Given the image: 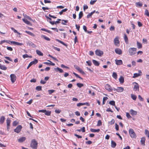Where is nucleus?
<instances>
[{
  "mask_svg": "<svg viewBox=\"0 0 149 149\" xmlns=\"http://www.w3.org/2000/svg\"><path fill=\"white\" fill-rule=\"evenodd\" d=\"M131 114L132 115H136L137 114V112L135 111L132 109H131L130 111Z\"/></svg>",
  "mask_w": 149,
  "mask_h": 149,
  "instance_id": "4be33fe9",
  "label": "nucleus"
},
{
  "mask_svg": "<svg viewBox=\"0 0 149 149\" xmlns=\"http://www.w3.org/2000/svg\"><path fill=\"white\" fill-rule=\"evenodd\" d=\"M48 56H49L50 57L52 58L54 60H56V61H58V59H57L56 58L54 57V56H51L50 54H49V55H48Z\"/></svg>",
  "mask_w": 149,
  "mask_h": 149,
  "instance_id": "4d7b16f0",
  "label": "nucleus"
},
{
  "mask_svg": "<svg viewBox=\"0 0 149 149\" xmlns=\"http://www.w3.org/2000/svg\"><path fill=\"white\" fill-rule=\"evenodd\" d=\"M109 104L112 106H115V102L113 100L111 101H110Z\"/></svg>",
  "mask_w": 149,
  "mask_h": 149,
  "instance_id": "49530a36",
  "label": "nucleus"
},
{
  "mask_svg": "<svg viewBox=\"0 0 149 149\" xmlns=\"http://www.w3.org/2000/svg\"><path fill=\"white\" fill-rule=\"evenodd\" d=\"M116 53L119 55H121L122 54V52L120 49L117 48L115 50Z\"/></svg>",
  "mask_w": 149,
  "mask_h": 149,
  "instance_id": "9b49d317",
  "label": "nucleus"
},
{
  "mask_svg": "<svg viewBox=\"0 0 149 149\" xmlns=\"http://www.w3.org/2000/svg\"><path fill=\"white\" fill-rule=\"evenodd\" d=\"M74 67L75 68V69L77 70L79 72L80 70H81V68H80L78 65H74Z\"/></svg>",
  "mask_w": 149,
  "mask_h": 149,
  "instance_id": "4c0bfd02",
  "label": "nucleus"
},
{
  "mask_svg": "<svg viewBox=\"0 0 149 149\" xmlns=\"http://www.w3.org/2000/svg\"><path fill=\"white\" fill-rule=\"evenodd\" d=\"M41 37L47 41H50V39L49 38L44 35H42L41 36Z\"/></svg>",
  "mask_w": 149,
  "mask_h": 149,
  "instance_id": "72a5a7b5",
  "label": "nucleus"
},
{
  "mask_svg": "<svg viewBox=\"0 0 149 149\" xmlns=\"http://www.w3.org/2000/svg\"><path fill=\"white\" fill-rule=\"evenodd\" d=\"M137 47L139 49L141 48L142 47V45L141 43L137 41Z\"/></svg>",
  "mask_w": 149,
  "mask_h": 149,
  "instance_id": "f704fd0d",
  "label": "nucleus"
},
{
  "mask_svg": "<svg viewBox=\"0 0 149 149\" xmlns=\"http://www.w3.org/2000/svg\"><path fill=\"white\" fill-rule=\"evenodd\" d=\"M145 140L146 139L145 137H143L141 138L140 143L141 145H143V146H145Z\"/></svg>",
  "mask_w": 149,
  "mask_h": 149,
  "instance_id": "f8f14e48",
  "label": "nucleus"
},
{
  "mask_svg": "<svg viewBox=\"0 0 149 149\" xmlns=\"http://www.w3.org/2000/svg\"><path fill=\"white\" fill-rule=\"evenodd\" d=\"M145 14L148 17H149V13L148 10L146 9L145 11Z\"/></svg>",
  "mask_w": 149,
  "mask_h": 149,
  "instance_id": "3c124183",
  "label": "nucleus"
},
{
  "mask_svg": "<svg viewBox=\"0 0 149 149\" xmlns=\"http://www.w3.org/2000/svg\"><path fill=\"white\" fill-rule=\"evenodd\" d=\"M56 41H57V42H58L62 44V45H63L64 46H65V47H67V46H68L67 45V44L61 41L58 39H56Z\"/></svg>",
  "mask_w": 149,
  "mask_h": 149,
  "instance_id": "393cba45",
  "label": "nucleus"
},
{
  "mask_svg": "<svg viewBox=\"0 0 149 149\" xmlns=\"http://www.w3.org/2000/svg\"><path fill=\"white\" fill-rule=\"evenodd\" d=\"M93 13L91 12V13H89L87 15V18H89L90 17H91L92 15H93Z\"/></svg>",
  "mask_w": 149,
  "mask_h": 149,
  "instance_id": "69168bd1",
  "label": "nucleus"
},
{
  "mask_svg": "<svg viewBox=\"0 0 149 149\" xmlns=\"http://www.w3.org/2000/svg\"><path fill=\"white\" fill-rule=\"evenodd\" d=\"M95 54L97 56H101L103 54V52L100 49H97L95 51Z\"/></svg>",
  "mask_w": 149,
  "mask_h": 149,
  "instance_id": "20e7f679",
  "label": "nucleus"
},
{
  "mask_svg": "<svg viewBox=\"0 0 149 149\" xmlns=\"http://www.w3.org/2000/svg\"><path fill=\"white\" fill-rule=\"evenodd\" d=\"M18 122L17 121H14L13 123V125L15 126H16L18 124Z\"/></svg>",
  "mask_w": 149,
  "mask_h": 149,
  "instance_id": "5fc2aeb1",
  "label": "nucleus"
},
{
  "mask_svg": "<svg viewBox=\"0 0 149 149\" xmlns=\"http://www.w3.org/2000/svg\"><path fill=\"white\" fill-rule=\"evenodd\" d=\"M26 138L24 137H22L18 139V141L20 143L23 142L26 140Z\"/></svg>",
  "mask_w": 149,
  "mask_h": 149,
  "instance_id": "aec40b11",
  "label": "nucleus"
},
{
  "mask_svg": "<svg viewBox=\"0 0 149 149\" xmlns=\"http://www.w3.org/2000/svg\"><path fill=\"white\" fill-rule=\"evenodd\" d=\"M117 92H123L124 90V88L122 87H118L117 88Z\"/></svg>",
  "mask_w": 149,
  "mask_h": 149,
  "instance_id": "5701e85b",
  "label": "nucleus"
},
{
  "mask_svg": "<svg viewBox=\"0 0 149 149\" xmlns=\"http://www.w3.org/2000/svg\"><path fill=\"white\" fill-rule=\"evenodd\" d=\"M83 16V13L82 11L80 12L79 15V19H81Z\"/></svg>",
  "mask_w": 149,
  "mask_h": 149,
  "instance_id": "a19ab883",
  "label": "nucleus"
},
{
  "mask_svg": "<svg viewBox=\"0 0 149 149\" xmlns=\"http://www.w3.org/2000/svg\"><path fill=\"white\" fill-rule=\"evenodd\" d=\"M97 0H91L90 2V4L91 5H93L97 1Z\"/></svg>",
  "mask_w": 149,
  "mask_h": 149,
  "instance_id": "6e6d98bb",
  "label": "nucleus"
},
{
  "mask_svg": "<svg viewBox=\"0 0 149 149\" xmlns=\"http://www.w3.org/2000/svg\"><path fill=\"white\" fill-rule=\"evenodd\" d=\"M73 74L77 77L81 79H83V78H81V77H80L78 74L76 73H75L73 72Z\"/></svg>",
  "mask_w": 149,
  "mask_h": 149,
  "instance_id": "09e8293b",
  "label": "nucleus"
},
{
  "mask_svg": "<svg viewBox=\"0 0 149 149\" xmlns=\"http://www.w3.org/2000/svg\"><path fill=\"white\" fill-rule=\"evenodd\" d=\"M61 67L63 68H66L68 69H70L69 67L66 66L63 64L61 65Z\"/></svg>",
  "mask_w": 149,
  "mask_h": 149,
  "instance_id": "864d4df0",
  "label": "nucleus"
},
{
  "mask_svg": "<svg viewBox=\"0 0 149 149\" xmlns=\"http://www.w3.org/2000/svg\"><path fill=\"white\" fill-rule=\"evenodd\" d=\"M135 85H134V90L135 91H136L137 90L139 91V84L136 82H134Z\"/></svg>",
  "mask_w": 149,
  "mask_h": 149,
  "instance_id": "ddd939ff",
  "label": "nucleus"
},
{
  "mask_svg": "<svg viewBox=\"0 0 149 149\" xmlns=\"http://www.w3.org/2000/svg\"><path fill=\"white\" fill-rule=\"evenodd\" d=\"M27 44L29 46H31L33 48H35L36 47V45L31 41L28 42Z\"/></svg>",
  "mask_w": 149,
  "mask_h": 149,
  "instance_id": "1a4fd4ad",
  "label": "nucleus"
},
{
  "mask_svg": "<svg viewBox=\"0 0 149 149\" xmlns=\"http://www.w3.org/2000/svg\"><path fill=\"white\" fill-rule=\"evenodd\" d=\"M116 143L113 141H111V147L112 148H114L116 147Z\"/></svg>",
  "mask_w": 149,
  "mask_h": 149,
  "instance_id": "c85d7f7f",
  "label": "nucleus"
},
{
  "mask_svg": "<svg viewBox=\"0 0 149 149\" xmlns=\"http://www.w3.org/2000/svg\"><path fill=\"white\" fill-rule=\"evenodd\" d=\"M92 62L93 64L96 66H98L100 65V63L97 61L95 60H93Z\"/></svg>",
  "mask_w": 149,
  "mask_h": 149,
  "instance_id": "412c9836",
  "label": "nucleus"
},
{
  "mask_svg": "<svg viewBox=\"0 0 149 149\" xmlns=\"http://www.w3.org/2000/svg\"><path fill=\"white\" fill-rule=\"evenodd\" d=\"M119 82L121 84H123L124 82V78L123 76H120L119 79Z\"/></svg>",
  "mask_w": 149,
  "mask_h": 149,
  "instance_id": "c756f323",
  "label": "nucleus"
},
{
  "mask_svg": "<svg viewBox=\"0 0 149 149\" xmlns=\"http://www.w3.org/2000/svg\"><path fill=\"white\" fill-rule=\"evenodd\" d=\"M102 125V123L100 120H99L97 122V126H101Z\"/></svg>",
  "mask_w": 149,
  "mask_h": 149,
  "instance_id": "8fccbe9b",
  "label": "nucleus"
},
{
  "mask_svg": "<svg viewBox=\"0 0 149 149\" xmlns=\"http://www.w3.org/2000/svg\"><path fill=\"white\" fill-rule=\"evenodd\" d=\"M115 129L117 131H118L119 130V126L116 123L115 124Z\"/></svg>",
  "mask_w": 149,
  "mask_h": 149,
  "instance_id": "338daca9",
  "label": "nucleus"
},
{
  "mask_svg": "<svg viewBox=\"0 0 149 149\" xmlns=\"http://www.w3.org/2000/svg\"><path fill=\"white\" fill-rule=\"evenodd\" d=\"M136 48L134 47L130 48L128 50L129 55L132 56L134 55L136 51Z\"/></svg>",
  "mask_w": 149,
  "mask_h": 149,
  "instance_id": "f03ea898",
  "label": "nucleus"
},
{
  "mask_svg": "<svg viewBox=\"0 0 149 149\" xmlns=\"http://www.w3.org/2000/svg\"><path fill=\"white\" fill-rule=\"evenodd\" d=\"M108 98L106 97H104L103 99V102L102 104H105V101H106L107 99Z\"/></svg>",
  "mask_w": 149,
  "mask_h": 149,
  "instance_id": "de8ad7c7",
  "label": "nucleus"
},
{
  "mask_svg": "<svg viewBox=\"0 0 149 149\" xmlns=\"http://www.w3.org/2000/svg\"><path fill=\"white\" fill-rule=\"evenodd\" d=\"M5 118L4 116H2L0 118V124H2L4 122Z\"/></svg>",
  "mask_w": 149,
  "mask_h": 149,
  "instance_id": "a211bd4d",
  "label": "nucleus"
},
{
  "mask_svg": "<svg viewBox=\"0 0 149 149\" xmlns=\"http://www.w3.org/2000/svg\"><path fill=\"white\" fill-rule=\"evenodd\" d=\"M38 62V61L36 59H35L34 61H31L27 67V69H28L29 67L33 64H36Z\"/></svg>",
  "mask_w": 149,
  "mask_h": 149,
  "instance_id": "423d86ee",
  "label": "nucleus"
},
{
  "mask_svg": "<svg viewBox=\"0 0 149 149\" xmlns=\"http://www.w3.org/2000/svg\"><path fill=\"white\" fill-rule=\"evenodd\" d=\"M114 42L115 45H117L118 44H119V41L118 40V37H116L114 40Z\"/></svg>",
  "mask_w": 149,
  "mask_h": 149,
  "instance_id": "f3484780",
  "label": "nucleus"
},
{
  "mask_svg": "<svg viewBox=\"0 0 149 149\" xmlns=\"http://www.w3.org/2000/svg\"><path fill=\"white\" fill-rule=\"evenodd\" d=\"M139 73H135L134 74V75L133 77V78H135L139 76L140 75H141V74H139V73H141V74L142 73V72L141 71L139 70Z\"/></svg>",
  "mask_w": 149,
  "mask_h": 149,
  "instance_id": "2eb2a0df",
  "label": "nucleus"
},
{
  "mask_svg": "<svg viewBox=\"0 0 149 149\" xmlns=\"http://www.w3.org/2000/svg\"><path fill=\"white\" fill-rule=\"evenodd\" d=\"M38 143L35 139H33L31 141L30 144L31 147L33 149H37Z\"/></svg>",
  "mask_w": 149,
  "mask_h": 149,
  "instance_id": "f257e3e1",
  "label": "nucleus"
},
{
  "mask_svg": "<svg viewBox=\"0 0 149 149\" xmlns=\"http://www.w3.org/2000/svg\"><path fill=\"white\" fill-rule=\"evenodd\" d=\"M77 85L78 87L80 88L84 86V84L80 83H77Z\"/></svg>",
  "mask_w": 149,
  "mask_h": 149,
  "instance_id": "a18cd8bd",
  "label": "nucleus"
},
{
  "mask_svg": "<svg viewBox=\"0 0 149 149\" xmlns=\"http://www.w3.org/2000/svg\"><path fill=\"white\" fill-rule=\"evenodd\" d=\"M54 69L56 72L58 71L60 73H63L64 72L63 70L62 69L58 67L54 68Z\"/></svg>",
  "mask_w": 149,
  "mask_h": 149,
  "instance_id": "4468645a",
  "label": "nucleus"
},
{
  "mask_svg": "<svg viewBox=\"0 0 149 149\" xmlns=\"http://www.w3.org/2000/svg\"><path fill=\"white\" fill-rule=\"evenodd\" d=\"M83 28L85 32L86 33L88 31V30H87L86 27L85 25H84L83 26Z\"/></svg>",
  "mask_w": 149,
  "mask_h": 149,
  "instance_id": "bf43d9fd",
  "label": "nucleus"
},
{
  "mask_svg": "<svg viewBox=\"0 0 149 149\" xmlns=\"http://www.w3.org/2000/svg\"><path fill=\"white\" fill-rule=\"evenodd\" d=\"M10 80L11 82L13 83L16 79L17 77L14 74H11L10 75Z\"/></svg>",
  "mask_w": 149,
  "mask_h": 149,
  "instance_id": "39448f33",
  "label": "nucleus"
},
{
  "mask_svg": "<svg viewBox=\"0 0 149 149\" xmlns=\"http://www.w3.org/2000/svg\"><path fill=\"white\" fill-rule=\"evenodd\" d=\"M90 131L92 132H98L100 131V130L99 129L96 130L93 128H91L90 129Z\"/></svg>",
  "mask_w": 149,
  "mask_h": 149,
  "instance_id": "b1692460",
  "label": "nucleus"
},
{
  "mask_svg": "<svg viewBox=\"0 0 149 149\" xmlns=\"http://www.w3.org/2000/svg\"><path fill=\"white\" fill-rule=\"evenodd\" d=\"M45 114L46 115H47V116H50L51 114V111H47L46 110V111L45 112Z\"/></svg>",
  "mask_w": 149,
  "mask_h": 149,
  "instance_id": "ea45409f",
  "label": "nucleus"
},
{
  "mask_svg": "<svg viewBox=\"0 0 149 149\" xmlns=\"http://www.w3.org/2000/svg\"><path fill=\"white\" fill-rule=\"evenodd\" d=\"M124 38L125 41V42L126 44H128L129 43L128 40L127 36L125 33L124 34Z\"/></svg>",
  "mask_w": 149,
  "mask_h": 149,
  "instance_id": "dca6fc26",
  "label": "nucleus"
},
{
  "mask_svg": "<svg viewBox=\"0 0 149 149\" xmlns=\"http://www.w3.org/2000/svg\"><path fill=\"white\" fill-rule=\"evenodd\" d=\"M138 98L141 101H143V98L140 95H138Z\"/></svg>",
  "mask_w": 149,
  "mask_h": 149,
  "instance_id": "774afa93",
  "label": "nucleus"
},
{
  "mask_svg": "<svg viewBox=\"0 0 149 149\" xmlns=\"http://www.w3.org/2000/svg\"><path fill=\"white\" fill-rule=\"evenodd\" d=\"M25 32L28 34L31 35V36L33 37L35 36V35L30 31H25Z\"/></svg>",
  "mask_w": 149,
  "mask_h": 149,
  "instance_id": "473e14b6",
  "label": "nucleus"
},
{
  "mask_svg": "<svg viewBox=\"0 0 149 149\" xmlns=\"http://www.w3.org/2000/svg\"><path fill=\"white\" fill-rule=\"evenodd\" d=\"M62 21H63L64 22H62L61 24H62L64 25H67V24H66L65 23H67L68 22V20H64V19H62Z\"/></svg>",
  "mask_w": 149,
  "mask_h": 149,
  "instance_id": "c03bdc74",
  "label": "nucleus"
},
{
  "mask_svg": "<svg viewBox=\"0 0 149 149\" xmlns=\"http://www.w3.org/2000/svg\"><path fill=\"white\" fill-rule=\"evenodd\" d=\"M129 133L132 138L135 139L136 138V136L133 129L131 128L129 129Z\"/></svg>",
  "mask_w": 149,
  "mask_h": 149,
  "instance_id": "7ed1b4c3",
  "label": "nucleus"
},
{
  "mask_svg": "<svg viewBox=\"0 0 149 149\" xmlns=\"http://www.w3.org/2000/svg\"><path fill=\"white\" fill-rule=\"evenodd\" d=\"M131 97L133 100H136V96L135 95H133V94H131Z\"/></svg>",
  "mask_w": 149,
  "mask_h": 149,
  "instance_id": "37998d69",
  "label": "nucleus"
},
{
  "mask_svg": "<svg viewBox=\"0 0 149 149\" xmlns=\"http://www.w3.org/2000/svg\"><path fill=\"white\" fill-rule=\"evenodd\" d=\"M106 89L109 92H111L113 90V89L111 86L108 84H107L105 86Z\"/></svg>",
  "mask_w": 149,
  "mask_h": 149,
  "instance_id": "6e6552de",
  "label": "nucleus"
},
{
  "mask_svg": "<svg viewBox=\"0 0 149 149\" xmlns=\"http://www.w3.org/2000/svg\"><path fill=\"white\" fill-rule=\"evenodd\" d=\"M116 64L118 65H120L123 64V61L121 60L116 59L115 60Z\"/></svg>",
  "mask_w": 149,
  "mask_h": 149,
  "instance_id": "9d476101",
  "label": "nucleus"
},
{
  "mask_svg": "<svg viewBox=\"0 0 149 149\" xmlns=\"http://www.w3.org/2000/svg\"><path fill=\"white\" fill-rule=\"evenodd\" d=\"M68 10V9L66 8L62 10L61 11L59 12V14L60 15H62L63 14V12L66 11Z\"/></svg>",
  "mask_w": 149,
  "mask_h": 149,
  "instance_id": "e433bc0d",
  "label": "nucleus"
},
{
  "mask_svg": "<svg viewBox=\"0 0 149 149\" xmlns=\"http://www.w3.org/2000/svg\"><path fill=\"white\" fill-rule=\"evenodd\" d=\"M136 6L137 7H141L143 5V4L140 2H136L135 3Z\"/></svg>",
  "mask_w": 149,
  "mask_h": 149,
  "instance_id": "cd10ccee",
  "label": "nucleus"
},
{
  "mask_svg": "<svg viewBox=\"0 0 149 149\" xmlns=\"http://www.w3.org/2000/svg\"><path fill=\"white\" fill-rule=\"evenodd\" d=\"M145 134L147 137L149 135V131L148 130H145Z\"/></svg>",
  "mask_w": 149,
  "mask_h": 149,
  "instance_id": "603ef678",
  "label": "nucleus"
},
{
  "mask_svg": "<svg viewBox=\"0 0 149 149\" xmlns=\"http://www.w3.org/2000/svg\"><path fill=\"white\" fill-rule=\"evenodd\" d=\"M36 89L38 91H41L42 90V86H38L36 87Z\"/></svg>",
  "mask_w": 149,
  "mask_h": 149,
  "instance_id": "58836bf2",
  "label": "nucleus"
},
{
  "mask_svg": "<svg viewBox=\"0 0 149 149\" xmlns=\"http://www.w3.org/2000/svg\"><path fill=\"white\" fill-rule=\"evenodd\" d=\"M11 43H13L14 44L16 45H17L21 46L23 45V44L22 43H19L18 42H16L14 41H11Z\"/></svg>",
  "mask_w": 149,
  "mask_h": 149,
  "instance_id": "6ab92c4d",
  "label": "nucleus"
},
{
  "mask_svg": "<svg viewBox=\"0 0 149 149\" xmlns=\"http://www.w3.org/2000/svg\"><path fill=\"white\" fill-rule=\"evenodd\" d=\"M86 63L88 64L89 66H91L92 65V63L91 61H86Z\"/></svg>",
  "mask_w": 149,
  "mask_h": 149,
  "instance_id": "680f3d73",
  "label": "nucleus"
},
{
  "mask_svg": "<svg viewBox=\"0 0 149 149\" xmlns=\"http://www.w3.org/2000/svg\"><path fill=\"white\" fill-rule=\"evenodd\" d=\"M126 116L128 118H131L129 113L127 112L126 113Z\"/></svg>",
  "mask_w": 149,
  "mask_h": 149,
  "instance_id": "0e129e2a",
  "label": "nucleus"
},
{
  "mask_svg": "<svg viewBox=\"0 0 149 149\" xmlns=\"http://www.w3.org/2000/svg\"><path fill=\"white\" fill-rule=\"evenodd\" d=\"M36 52L37 54L40 56H43V54L40 51L38 50H36Z\"/></svg>",
  "mask_w": 149,
  "mask_h": 149,
  "instance_id": "2f4dec72",
  "label": "nucleus"
},
{
  "mask_svg": "<svg viewBox=\"0 0 149 149\" xmlns=\"http://www.w3.org/2000/svg\"><path fill=\"white\" fill-rule=\"evenodd\" d=\"M55 91L53 90H49L48 91V93L49 94H51L54 92Z\"/></svg>",
  "mask_w": 149,
  "mask_h": 149,
  "instance_id": "13d9d810",
  "label": "nucleus"
},
{
  "mask_svg": "<svg viewBox=\"0 0 149 149\" xmlns=\"http://www.w3.org/2000/svg\"><path fill=\"white\" fill-rule=\"evenodd\" d=\"M10 122L11 120L9 119V118H7L6 120V123L7 126H10Z\"/></svg>",
  "mask_w": 149,
  "mask_h": 149,
  "instance_id": "c9c22d12",
  "label": "nucleus"
},
{
  "mask_svg": "<svg viewBox=\"0 0 149 149\" xmlns=\"http://www.w3.org/2000/svg\"><path fill=\"white\" fill-rule=\"evenodd\" d=\"M22 20L25 23L27 24L31 25V23L26 19L23 18L22 19Z\"/></svg>",
  "mask_w": 149,
  "mask_h": 149,
  "instance_id": "bb28decb",
  "label": "nucleus"
},
{
  "mask_svg": "<svg viewBox=\"0 0 149 149\" xmlns=\"http://www.w3.org/2000/svg\"><path fill=\"white\" fill-rule=\"evenodd\" d=\"M0 69L3 70H6L7 69V67L3 65H2L0 63Z\"/></svg>",
  "mask_w": 149,
  "mask_h": 149,
  "instance_id": "7c9ffc66",
  "label": "nucleus"
},
{
  "mask_svg": "<svg viewBox=\"0 0 149 149\" xmlns=\"http://www.w3.org/2000/svg\"><path fill=\"white\" fill-rule=\"evenodd\" d=\"M22 128V126L21 125H19L14 130V131L15 132L18 133L21 131Z\"/></svg>",
  "mask_w": 149,
  "mask_h": 149,
  "instance_id": "0eeeda50",
  "label": "nucleus"
},
{
  "mask_svg": "<svg viewBox=\"0 0 149 149\" xmlns=\"http://www.w3.org/2000/svg\"><path fill=\"white\" fill-rule=\"evenodd\" d=\"M117 74L115 72H113L112 74V76L115 79H116L117 77Z\"/></svg>",
  "mask_w": 149,
  "mask_h": 149,
  "instance_id": "79ce46f5",
  "label": "nucleus"
},
{
  "mask_svg": "<svg viewBox=\"0 0 149 149\" xmlns=\"http://www.w3.org/2000/svg\"><path fill=\"white\" fill-rule=\"evenodd\" d=\"M56 41H57V42H58L62 44V45H63L64 46H65V47H67V46H68L67 45V44L61 41L58 39H56Z\"/></svg>",
  "mask_w": 149,
  "mask_h": 149,
  "instance_id": "a878e982",
  "label": "nucleus"
},
{
  "mask_svg": "<svg viewBox=\"0 0 149 149\" xmlns=\"http://www.w3.org/2000/svg\"><path fill=\"white\" fill-rule=\"evenodd\" d=\"M61 111V110H60L59 109H56L55 110V112L57 114L59 113Z\"/></svg>",
  "mask_w": 149,
  "mask_h": 149,
  "instance_id": "e2e57ef3",
  "label": "nucleus"
},
{
  "mask_svg": "<svg viewBox=\"0 0 149 149\" xmlns=\"http://www.w3.org/2000/svg\"><path fill=\"white\" fill-rule=\"evenodd\" d=\"M4 57L6 59H7V60H8L9 61H13L12 59L9 57L5 56Z\"/></svg>",
  "mask_w": 149,
  "mask_h": 149,
  "instance_id": "052dcab7",
  "label": "nucleus"
}]
</instances>
